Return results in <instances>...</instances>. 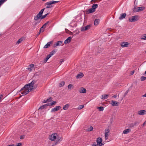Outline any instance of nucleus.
I'll return each mask as SVG.
<instances>
[{
  "mask_svg": "<svg viewBox=\"0 0 146 146\" xmlns=\"http://www.w3.org/2000/svg\"><path fill=\"white\" fill-rule=\"evenodd\" d=\"M49 59L48 58H47V57H46L45 59L44 60V62H46L47 60H48Z\"/></svg>",
  "mask_w": 146,
  "mask_h": 146,
  "instance_id": "44",
  "label": "nucleus"
},
{
  "mask_svg": "<svg viewBox=\"0 0 146 146\" xmlns=\"http://www.w3.org/2000/svg\"><path fill=\"white\" fill-rule=\"evenodd\" d=\"M57 137V133H54L52 134L50 137V139L51 141H55L56 140V137Z\"/></svg>",
  "mask_w": 146,
  "mask_h": 146,
  "instance_id": "9",
  "label": "nucleus"
},
{
  "mask_svg": "<svg viewBox=\"0 0 146 146\" xmlns=\"http://www.w3.org/2000/svg\"><path fill=\"white\" fill-rule=\"evenodd\" d=\"M146 124V121H145L144 122V123H143V126H144V125H145Z\"/></svg>",
  "mask_w": 146,
  "mask_h": 146,
  "instance_id": "52",
  "label": "nucleus"
},
{
  "mask_svg": "<svg viewBox=\"0 0 146 146\" xmlns=\"http://www.w3.org/2000/svg\"><path fill=\"white\" fill-rule=\"evenodd\" d=\"M5 2V0H0V7Z\"/></svg>",
  "mask_w": 146,
  "mask_h": 146,
  "instance_id": "38",
  "label": "nucleus"
},
{
  "mask_svg": "<svg viewBox=\"0 0 146 146\" xmlns=\"http://www.w3.org/2000/svg\"><path fill=\"white\" fill-rule=\"evenodd\" d=\"M146 79V77L144 76H142L141 78V81H144Z\"/></svg>",
  "mask_w": 146,
  "mask_h": 146,
  "instance_id": "40",
  "label": "nucleus"
},
{
  "mask_svg": "<svg viewBox=\"0 0 146 146\" xmlns=\"http://www.w3.org/2000/svg\"><path fill=\"white\" fill-rule=\"evenodd\" d=\"M97 108L100 111H103L104 110V108L103 107H98Z\"/></svg>",
  "mask_w": 146,
  "mask_h": 146,
  "instance_id": "34",
  "label": "nucleus"
},
{
  "mask_svg": "<svg viewBox=\"0 0 146 146\" xmlns=\"http://www.w3.org/2000/svg\"><path fill=\"white\" fill-rule=\"evenodd\" d=\"M102 139L100 137L98 138L97 140V145L99 146H102L103 145L104 143V142L102 143Z\"/></svg>",
  "mask_w": 146,
  "mask_h": 146,
  "instance_id": "6",
  "label": "nucleus"
},
{
  "mask_svg": "<svg viewBox=\"0 0 146 146\" xmlns=\"http://www.w3.org/2000/svg\"><path fill=\"white\" fill-rule=\"evenodd\" d=\"M71 39L72 38L71 37H69L64 41V43L66 44L69 43L70 42Z\"/></svg>",
  "mask_w": 146,
  "mask_h": 146,
  "instance_id": "16",
  "label": "nucleus"
},
{
  "mask_svg": "<svg viewBox=\"0 0 146 146\" xmlns=\"http://www.w3.org/2000/svg\"><path fill=\"white\" fill-rule=\"evenodd\" d=\"M112 105L113 106H117L118 105V102L115 101H112Z\"/></svg>",
  "mask_w": 146,
  "mask_h": 146,
  "instance_id": "23",
  "label": "nucleus"
},
{
  "mask_svg": "<svg viewBox=\"0 0 146 146\" xmlns=\"http://www.w3.org/2000/svg\"><path fill=\"white\" fill-rule=\"evenodd\" d=\"M49 14L48 13H47V14L42 16L40 18V20H41L42 19H43L45 17H46Z\"/></svg>",
  "mask_w": 146,
  "mask_h": 146,
  "instance_id": "35",
  "label": "nucleus"
},
{
  "mask_svg": "<svg viewBox=\"0 0 146 146\" xmlns=\"http://www.w3.org/2000/svg\"><path fill=\"white\" fill-rule=\"evenodd\" d=\"M130 44V43L127 42H123L121 43V46L123 47H126L128 46Z\"/></svg>",
  "mask_w": 146,
  "mask_h": 146,
  "instance_id": "15",
  "label": "nucleus"
},
{
  "mask_svg": "<svg viewBox=\"0 0 146 146\" xmlns=\"http://www.w3.org/2000/svg\"><path fill=\"white\" fill-rule=\"evenodd\" d=\"M84 105H80L78 107V109L80 110L84 108Z\"/></svg>",
  "mask_w": 146,
  "mask_h": 146,
  "instance_id": "39",
  "label": "nucleus"
},
{
  "mask_svg": "<svg viewBox=\"0 0 146 146\" xmlns=\"http://www.w3.org/2000/svg\"><path fill=\"white\" fill-rule=\"evenodd\" d=\"M24 39V38H21L20 39H19L17 42L16 44H19L21 42H22Z\"/></svg>",
  "mask_w": 146,
  "mask_h": 146,
  "instance_id": "31",
  "label": "nucleus"
},
{
  "mask_svg": "<svg viewBox=\"0 0 146 146\" xmlns=\"http://www.w3.org/2000/svg\"><path fill=\"white\" fill-rule=\"evenodd\" d=\"M61 108V107L59 106H56L54 108L52 109L51 112H54L58 111Z\"/></svg>",
  "mask_w": 146,
  "mask_h": 146,
  "instance_id": "13",
  "label": "nucleus"
},
{
  "mask_svg": "<svg viewBox=\"0 0 146 146\" xmlns=\"http://www.w3.org/2000/svg\"><path fill=\"white\" fill-rule=\"evenodd\" d=\"M43 27H42L40 28V32H41V31H42V32H43L44 31V30L43 29Z\"/></svg>",
  "mask_w": 146,
  "mask_h": 146,
  "instance_id": "41",
  "label": "nucleus"
},
{
  "mask_svg": "<svg viewBox=\"0 0 146 146\" xmlns=\"http://www.w3.org/2000/svg\"><path fill=\"white\" fill-rule=\"evenodd\" d=\"M117 97V95H114L113 96V97L114 98H116Z\"/></svg>",
  "mask_w": 146,
  "mask_h": 146,
  "instance_id": "55",
  "label": "nucleus"
},
{
  "mask_svg": "<svg viewBox=\"0 0 146 146\" xmlns=\"http://www.w3.org/2000/svg\"><path fill=\"white\" fill-rule=\"evenodd\" d=\"M52 42V41H51L48 42L46 45L44 46V48H46L49 47L50 46V44H51Z\"/></svg>",
  "mask_w": 146,
  "mask_h": 146,
  "instance_id": "18",
  "label": "nucleus"
},
{
  "mask_svg": "<svg viewBox=\"0 0 146 146\" xmlns=\"http://www.w3.org/2000/svg\"><path fill=\"white\" fill-rule=\"evenodd\" d=\"M26 69L27 70H29L30 72H31L32 71V69L31 68H27Z\"/></svg>",
  "mask_w": 146,
  "mask_h": 146,
  "instance_id": "43",
  "label": "nucleus"
},
{
  "mask_svg": "<svg viewBox=\"0 0 146 146\" xmlns=\"http://www.w3.org/2000/svg\"><path fill=\"white\" fill-rule=\"evenodd\" d=\"M52 98L51 97H50L49 98L46 100H44V101L43 102V103H46V102H48L52 100Z\"/></svg>",
  "mask_w": 146,
  "mask_h": 146,
  "instance_id": "32",
  "label": "nucleus"
},
{
  "mask_svg": "<svg viewBox=\"0 0 146 146\" xmlns=\"http://www.w3.org/2000/svg\"><path fill=\"white\" fill-rule=\"evenodd\" d=\"M146 114V111L144 110H142L139 111L138 112V114L140 115H143Z\"/></svg>",
  "mask_w": 146,
  "mask_h": 146,
  "instance_id": "14",
  "label": "nucleus"
},
{
  "mask_svg": "<svg viewBox=\"0 0 146 146\" xmlns=\"http://www.w3.org/2000/svg\"><path fill=\"white\" fill-rule=\"evenodd\" d=\"M126 15L125 13H122L121 14L120 16L119 17V19L120 20H122L124 18Z\"/></svg>",
  "mask_w": 146,
  "mask_h": 146,
  "instance_id": "17",
  "label": "nucleus"
},
{
  "mask_svg": "<svg viewBox=\"0 0 146 146\" xmlns=\"http://www.w3.org/2000/svg\"><path fill=\"white\" fill-rule=\"evenodd\" d=\"M84 76V74L80 72L76 76V78L77 79L80 78Z\"/></svg>",
  "mask_w": 146,
  "mask_h": 146,
  "instance_id": "20",
  "label": "nucleus"
},
{
  "mask_svg": "<svg viewBox=\"0 0 146 146\" xmlns=\"http://www.w3.org/2000/svg\"><path fill=\"white\" fill-rule=\"evenodd\" d=\"M131 131V129H128L123 131V133L125 134H127Z\"/></svg>",
  "mask_w": 146,
  "mask_h": 146,
  "instance_id": "21",
  "label": "nucleus"
},
{
  "mask_svg": "<svg viewBox=\"0 0 146 146\" xmlns=\"http://www.w3.org/2000/svg\"><path fill=\"white\" fill-rule=\"evenodd\" d=\"M91 27V25H88L85 27H82L81 29V31H84L89 29Z\"/></svg>",
  "mask_w": 146,
  "mask_h": 146,
  "instance_id": "11",
  "label": "nucleus"
},
{
  "mask_svg": "<svg viewBox=\"0 0 146 146\" xmlns=\"http://www.w3.org/2000/svg\"><path fill=\"white\" fill-rule=\"evenodd\" d=\"M64 84V81H62L59 84V86L60 87H62L63 86Z\"/></svg>",
  "mask_w": 146,
  "mask_h": 146,
  "instance_id": "36",
  "label": "nucleus"
},
{
  "mask_svg": "<svg viewBox=\"0 0 146 146\" xmlns=\"http://www.w3.org/2000/svg\"><path fill=\"white\" fill-rule=\"evenodd\" d=\"M63 41H57L56 44H53V47L55 48L57 46H62V43ZM64 44H63V45Z\"/></svg>",
  "mask_w": 146,
  "mask_h": 146,
  "instance_id": "10",
  "label": "nucleus"
},
{
  "mask_svg": "<svg viewBox=\"0 0 146 146\" xmlns=\"http://www.w3.org/2000/svg\"><path fill=\"white\" fill-rule=\"evenodd\" d=\"M102 99L105 100L107 99L108 95L107 94H104L102 95Z\"/></svg>",
  "mask_w": 146,
  "mask_h": 146,
  "instance_id": "24",
  "label": "nucleus"
},
{
  "mask_svg": "<svg viewBox=\"0 0 146 146\" xmlns=\"http://www.w3.org/2000/svg\"><path fill=\"white\" fill-rule=\"evenodd\" d=\"M79 91L80 93H85L86 92V90L85 88L81 87L79 89Z\"/></svg>",
  "mask_w": 146,
  "mask_h": 146,
  "instance_id": "12",
  "label": "nucleus"
},
{
  "mask_svg": "<svg viewBox=\"0 0 146 146\" xmlns=\"http://www.w3.org/2000/svg\"><path fill=\"white\" fill-rule=\"evenodd\" d=\"M128 93V90H127V91L125 92V93L124 95H125V96H126V94H127V93Z\"/></svg>",
  "mask_w": 146,
  "mask_h": 146,
  "instance_id": "50",
  "label": "nucleus"
},
{
  "mask_svg": "<svg viewBox=\"0 0 146 146\" xmlns=\"http://www.w3.org/2000/svg\"><path fill=\"white\" fill-rule=\"evenodd\" d=\"M24 137H25V136L24 135H22V136H21L20 139H24Z\"/></svg>",
  "mask_w": 146,
  "mask_h": 146,
  "instance_id": "47",
  "label": "nucleus"
},
{
  "mask_svg": "<svg viewBox=\"0 0 146 146\" xmlns=\"http://www.w3.org/2000/svg\"><path fill=\"white\" fill-rule=\"evenodd\" d=\"M134 71H132L131 72V74H133V73H134Z\"/></svg>",
  "mask_w": 146,
  "mask_h": 146,
  "instance_id": "58",
  "label": "nucleus"
},
{
  "mask_svg": "<svg viewBox=\"0 0 146 146\" xmlns=\"http://www.w3.org/2000/svg\"><path fill=\"white\" fill-rule=\"evenodd\" d=\"M95 11V10H94L92 8L88 9V13H93Z\"/></svg>",
  "mask_w": 146,
  "mask_h": 146,
  "instance_id": "30",
  "label": "nucleus"
},
{
  "mask_svg": "<svg viewBox=\"0 0 146 146\" xmlns=\"http://www.w3.org/2000/svg\"><path fill=\"white\" fill-rule=\"evenodd\" d=\"M59 1H50L46 3V8H49L52 7V5L53 4L57 3Z\"/></svg>",
  "mask_w": 146,
  "mask_h": 146,
  "instance_id": "2",
  "label": "nucleus"
},
{
  "mask_svg": "<svg viewBox=\"0 0 146 146\" xmlns=\"http://www.w3.org/2000/svg\"><path fill=\"white\" fill-rule=\"evenodd\" d=\"M140 39L143 40H146V34L143 35L140 38Z\"/></svg>",
  "mask_w": 146,
  "mask_h": 146,
  "instance_id": "29",
  "label": "nucleus"
},
{
  "mask_svg": "<svg viewBox=\"0 0 146 146\" xmlns=\"http://www.w3.org/2000/svg\"><path fill=\"white\" fill-rule=\"evenodd\" d=\"M56 103V102L55 101H53L52 102L48 103L44 105H43L41 106L38 109L39 110L42 109H44L45 107V106H50L53 105L55 104Z\"/></svg>",
  "mask_w": 146,
  "mask_h": 146,
  "instance_id": "3",
  "label": "nucleus"
},
{
  "mask_svg": "<svg viewBox=\"0 0 146 146\" xmlns=\"http://www.w3.org/2000/svg\"><path fill=\"white\" fill-rule=\"evenodd\" d=\"M142 96L143 97H146V93L144 95H143Z\"/></svg>",
  "mask_w": 146,
  "mask_h": 146,
  "instance_id": "54",
  "label": "nucleus"
},
{
  "mask_svg": "<svg viewBox=\"0 0 146 146\" xmlns=\"http://www.w3.org/2000/svg\"><path fill=\"white\" fill-rule=\"evenodd\" d=\"M45 8H44V9H41L39 12L38 13V15L40 16V17H42V13L44 10L45 9Z\"/></svg>",
  "mask_w": 146,
  "mask_h": 146,
  "instance_id": "26",
  "label": "nucleus"
},
{
  "mask_svg": "<svg viewBox=\"0 0 146 146\" xmlns=\"http://www.w3.org/2000/svg\"><path fill=\"white\" fill-rule=\"evenodd\" d=\"M145 7H141L136 8L134 7L133 9V11L134 12H137L142 11L144 9Z\"/></svg>",
  "mask_w": 146,
  "mask_h": 146,
  "instance_id": "5",
  "label": "nucleus"
},
{
  "mask_svg": "<svg viewBox=\"0 0 146 146\" xmlns=\"http://www.w3.org/2000/svg\"><path fill=\"white\" fill-rule=\"evenodd\" d=\"M98 7V5L97 4H93L92 7V8L94 10H96V9Z\"/></svg>",
  "mask_w": 146,
  "mask_h": 146,
  "instance_id": "27",
  "label": "nucleus"
},
{
  "mask_svg": "<svg viewBox=\"0 0 146 146\" xmlns=\"http://www.w3.org/2000/svg\"><path fill=\"white\" fill-rule=\"evenodd\" d=\"M69 106L70 105L69 104H66L64 106L63 109L64 110H67Z\"/></svg>",
  "mask_w": 146,
  "mask_h": 146,
  "instance_id": "28",
  "label": "nucleus"
},
{
  "mask_svg": "<svg viewBox=\"0 0 146 146\" xmlns=\"http://www.w3.org/2000/svg\"><path fill=\"white\" fill-rule=\"evenodd\" d=\"M48 22H46V23H45L44 25V26H46L47 25V24H48Z\"/></svg>",
  "mask_w": 146,
  "mask_h": 146,
  "instance_id": "51",
  "label": "nucleus"
},
{
  "mask_svg": "<svg viewBox=\"0 0 146 146\" xmlns=\"http://www.w3.org/2000/svg\"><path fill=\"white\" fill-rule=\"evenodd\" d=\"M47 58H48V59H49L50 57L49 56H48V55L47 57Z\"/></svg>",
  "mask_w": 146,
  "mask_h": 146,
  "instance_id": "59",
  "label": "nucleus"
},
{
  "mask_svg": "<svg viewBox=\"0 0 146 146\" xmlns=\"http://www.w3.org/2000/svg\"><path fill=\"white\" fill-rule=\"evenodd\" d=\"M56 50H53L48 55V56L50 57V58L56 52Z\"/></svg>",
  "mask_w": 146,
  "mask_h": 146,
  "instance_id": "22",
  "label": "nucleus"
},
{
  "mask_svg": "<svg viewBox=\"0 0 146 146\" xmlns=\"http://www.w3.org/2000/svg\"><path fill=\"white\" fill-rule=\"evenodd\" d=\"M41 32H40V31H39V33H38V34H37V36H38V35H39L40 34V33Z\"/></svg>",
  "mask_w": 146,
  "mask_h": 146,
  "instance_id": "57",
  "label": "nucleus"
},
{
  "mask_svg": "<svg viewBox=\"0 0 146 146\" xmlns=\"http://www.w3.org/2000/svg\"><path fill=\"white\" fill-rule=\"evenodd\" d=\"M146 135V133H145Z\"/></svg>",
  "mask_w": 146,
  "mask_h": 146,
  "instance_id": "62",
  "label": "nucleus"
},
{
  "mask_svg": "<svg viewBox=\"0 0 146 146\" xmlns=\"http://www.w3.org/2000/svg\"><path fill=\"white\" fill-rule=\"evenodd\" d=\"M41 17L38 15V14L36 16L34 17V20L36 21H36L35 22V25H36L37 23H38L40 22L41 20H39V19Z\"/></svg>",
  "mask_w": 146,
  "mask_h": 146,
  "instance_id": "7",
  "label": "nucleus"
},
{
  "mask_svg": "<svg viewBox=\"0 0 146 146\" xmlns=\"http://www.w3.org/2000/svg\"><path fill=\"white\" fill-rule=\"evenodd\" d=\"M62 138L61 137L58 136L57 135V137L56 139V143H58L62 140Z\"/></svg>",
  "mask_w": 146,
  "mask_h": 146,
  "instance_id": "19",
  "label": "nucleus"
},
{
  "mask_svg": "<svg viewBox=\"0 0 146 146\" xmlns=\"http://www.w3.org/2000/svg\"><path fill=\"white\" fill-rule=\"evenodd\" d=\"M92 146H98L97 145H96V144H93Z\"/></svg>",
  "mask_w": 146,
  "mask_h": 146,
  "instance_id": "53",
  "label": "nucleus"
},
{
  "mask_svg": "<svg viewBox=\"0 0 146 146\" xmlns=\"http://www.w3.org/2000/svg\"><path fill=\"white\" fill-rule=\"evenodd\" d=\"M134 125H133V123H132L130 125V127H134Z\"/></svg>",
  "mask_w": 146,
  "mask_h": 146,
  "instance_id": "46",
  "label": "nucleus"
},
{
  "mask_svg": "<svg viewBox=\"0 0 146 146\" xmlns=\"http://www.w3.org/2000/svg\"><path fill=\"white\" fill-rule=\"evenodd\" d=\"M21 143H18L17 145L15 146H21Z\"/></svg>",
  "mask_w": 146,
  "mask_h": 146,
  "instance_id": "45",
  "label": "nucleus"
},
{
  "mask_svg": "<svg viewBox=\"0 0 146 146\" xmlns=\"http://www.w3.org/2000/svg\"><path fill=\"white\" fill-rule=\"evenodd\" d=\"M35 82V81L33 80L29 84L25 85L21 89L19 92L23 95L27 94L33 89V85Z\"/></svg>",
  "mask_w": 146,
  "mask_h": 146,
  "instance_id": "1",
  "label": "nucleus"
},
{
  "mask_svg": "<svg viewBox=\"0 0 146 146\" xmlns=\"http://www.w3.org/2000/svg\"><path fill=\"white\" fill-rule=\"evenodd\" d=\"M29 66L31 68H32L34 66V65L33 64H31Z\"/></svg>",
  "mask_w": 146,
  "mask_h": 146,
  "instance_id": "42",
  "label": "nucleus"
},
{
  "mask_svg": "<svg viewBox=\"0 0 146 146\" xmlns=\"http://www.w3.org/2000/svg\"><path fill=\"white\" fill-rule=\"evenodd\" d=\"M46 26H44V25L42 26V27H43V28H45Z\"/></svg>",
  "mask_w": 146,
  "mask_h": 146,
  "instance_id": "60",
  "label": "nucleus"
},
{
  "mask_svg": "<svg viewBox=\"0 0 146 146\" xmlns=\"http://www.w3.org/2000/svg\"><path fill=\"white\" fill-rule=\"evenodd\" d=\"M110 131V129L108 128L106 129L105 130L104 135L105 140H107L108 139Z\"/></svg>",
  "mask_w": 146,
  "mask_h": 146,
  "instance_id": "8",
  "label": "nucleus"
},
{
  "mask_svg": "<svg viewBox=\"0 0 146 146\" xmlns=\"http://www.w3.org/2000/svg\"><path fill=\"white\" fill-rule=\"evenodd\" d=\"M73 86L72 84H69L68 86V88L69 89H73Z\"/></svg>",
  "mask_w": 146,
  "mask_h": 146,
  "instance_id": "33",
  "label": "nucleus"
},
{
  "mask_svg": "<svg viewBox=\"0 0 146 146\" xmlns=\"http://www.w3.org/2000/svg\"><path fill=\"white\" fill-rule=\"evenodd\" d=\"M100 20L99 19H96L94 22V24L95 25H98L99 23L100 22Z\"/></svg>",
  "mask_w": 146,
  "mask_h": 146,
  "instance_id": "25",
  "label": "nucleus"
},
{
  "mask_svg": "<svg viewBox=\"0 0 146 146\" xmlns=\"http://www.w3.org/2000/svg\"><path fill=\"white\" fill-rule=\"evenodd\" d=\"M93 129V128L92 126L90 127L89 128L87 129V130L88 131H92Z\"/></svg>",
  "mask_w": 146,
  "mask_h": 146,
  "instance_id": "37",
  "label": "nucleus"
},
{
  "mask_svg": "<svg viewBox=\"0 0 146 146\" xmlns=\"http://www.w3.org/2000/svg\"><path fill=\"white\" fill-rule=\"evenodd\" d=\"M7 146H15V145L13 144H12V145H8Z\"/></svg>",
  "mask_w": 146,
  "mask_h": 146,
  "instance_id": "56",
  "label": "nucleus"
},
{
  "mask_svg": "<svg viewBox=\"0 0 146 146\" xmlns=\"http://www.w3.org/2000/svg\"><path fill=\"white\" fill-rule=\"evenodd\" d=\"M134 126H135L136 125V124L138 123V122H135L134 123H133Z\"/></svg>",
  "mask_w": 146,
  "mask_h": 146,
  "instance_id": "49",
  "label": "nucleus"
},
{
  "mask_svg": "<svg viewBox=\"0 0 146 146\" xmlns=\"http://www.w3.org/2000/svg\"><path fill=\"white\" fill-rule=\"evenodd\" d=\"M145 74L146 76V71L145 72Z\"/></svg>",
  "mask_w": 146,
  "mask_h": 146,
  "instance_id": "61",
  "label": "nucleus"
},
{
  "mask_svg": "<svg viewBox=\"0 0 146 146\" xmlns=\"http://www.w3.org/2000/svg\"><path fill=\"white\" fill-rule=\"evenodd\" d=\"M139 19V16L135 15L129 18V21L130 22H133L137 21Z\"/></svg>",
  "mask_w": 146,
  "mask_h": 146,
  "instance_id": "4",
  "label": "nucleus"
},
{
  "mask_svg": "<svg viewBox=\"0 0 146 146\" xmlns=\"http://www.w3.org/2000/svg\"><path fill=\"white\" fill-rule=\"evenodd\" d=\"M63 62H64V60L63 59H61L60 60V63H62Z\"/></svg>",
  "mask_w": 146,
  "mask_h": 146,
  "instance_id": "48",
  "label": "nucleus"
}]
</instances>
